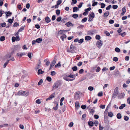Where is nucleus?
Returning <instances> with one entry per match:
<instances>
[{
  "label": "nucleus",
  "instance_id": "obj_10",
  "mask_svg": "<svg viewBox=\"0 0 130 130\" xmlns=\"http://www.w3.org/2000/svg\"><path fill=\"white\" fill-rule=\"evenodd\" d=\"M68 27H69L70 26H73V24L71 22H69L66 24Z\"/></svg>",
  "mask_w": 130,
  "mask_h": 130
},
{
  "label": "nucleus",
  "instance_id": "obj_29",
  "mask_svg": "<svg viewBox=\"0 0 130 130\" xmlns=\"http://www.w3.org/2000/svg\"><path fill=\"white\" fill-rule=\"evenodd\" d=\"M46 79L47 80H48L49 82H50L52 80L51 78L49 76L47 77H46Z\"/></svg>",
  "mask_w": 130,
  "mask_h": 130
},
{
  "label": "nucleus",
  "instance_id": "obj_57",
  "mask_svg": "<svg viewBox=\"0 0 130 130\" xmlns=\"http://www.w3.org/2000/svg\"><path fill=\"white\" fill-rule=\"evenodd\" d=\"M73 123L72 122H71L69 124V126L70 127H72L73 126Z\"/></svg>",
  "mask_w": 130,
  "mask_h": 130
},
{
  "label": "nucleus",
  "instance_id": "obj_52",
  "mask_svg": "<svg viewBox=\"0 0 130 130\" xmlns=\"http://www.w3.org/2000/svg\"><path fill=\"white\" fill-rule=\"evenodd\" d=\"M95 38L99 40L100 39V36L99 35H97L95 36Z\"/></svg>",
  "mask_w": 130,
  "mask_h": 130
},
{
  "label": "nucleus",
  "instance_id": "obj_59",
  "mask_svg": "<svg viewBox=\"0 0 130 130\" xmlns=\"http://www.w3.org/2000/svg\"><path fill=\"white\" fill-rule=\"evenodd\" d=\"M98 3L97 2H94V3H93L92 6H95L97 5Z\"/></svg>",
  "mask_w": 130,
  "mask_h": 130
},
{
  "label": "nucleus",
  "instance_id": "obj_53",
  "mask_svg": "<svg viewBox=\"0 0 130 130\" xmlns=\"http://www.w3.org/2000/svg\"><path fill=\"white\" fill-rule=\"evenodd\" d=\"M100 70V68L99 67H97L96 69V71L97 72H99Z\"/></svg>",
  "mask_w": 130,
  "mask_h": 130
},
{
  "label": "nucleus",
  "instance_id": "obj_1",
  "mask_svg": "<svg viewBox=\"0 0 130 130\" xmlns=\"http://www.w3.org/2000/svg\"><path fill=\"white\" fill-rule=\"evenodd\" d=\"M76 50V47L72 44L70 46V49L68 50L67 51L72 53H76V52L75 51Z\"/></svg>",
  "mask_w": 130,
  "mask_h": 130
},
{
  "label": "nucleus",
  "instance_id": "obj_21",
  "mask_svg": "<svg viewBox=\"0 0 130 130\" xmlns=\"http://www.w3.org/2000/svg\"><path fill=\"white\" fill-rule=\"evenodd\" d=\"M117 117L118 119H121L122 117L121 114L119 113H118L117 115Z\"/></svg>",
  "mask_w": 130,
  "mask_h": 130
},
{
  "label": "nucleus",
  "instance_id": "obj_3",
  "mask_svg": "<svg viewBox=\"0 0 130 130\" xmlns=\"http://www.w3.org/2000/svg\"><path fill=\"white\" fill-rule=\"evenodd\" d=\"M61 85V82L60 81H58L55 83L53 86L54 89H56L60 86Z\"/></svg>",
  "mask_w": 130,
  "mask_h": 130
},
{
  "label": "nucleus",
  "instance_id": "obj_50",
  "mask_svg": "<svg viewBox=\"0 0 130 130\" xmlns=\"http://www.w3.org/2000/svg\"><path fill=\"white\" fill-rule=\"evenodd\" d=\"M24 26H22L18 30V31H21L23 30L24 29Z\"/></svg>",
  "mask_w": 130,
  "mask_h": 130
},
{
  "label": "nucleus",
  "instance_id": "obj_25",
  "mask_svg": "<svg viewBox=\"0 0 130 130\" xmlns=\"http://www.w3.org/2000/svg\"><path fill=\"white\" fill-rule=\"evenodd\" d=\"M94 123L92 121H89L88 123V125L89 126H93V125Z\"/></svg>",
  "mask_w": 130,
  "mask_h": 130
},
{
  "label": "nucleus",
  "instance_id": "obj_22",
  "mask_svg": "<svg viewBox=\"0 0 130 130\" xmlns=\"http://www.w3.org/2000/svg\"><path fill=\"white\" fill-rule=\"evenodd\" d=\"M78 15L77 14H74L72 15V17L74 19H76L78 18Z\"/></svg>",
  "mask_w": 130,
  "mask_h": 130
},
{
  "label": "nucleus",
  "instance_id": "obj_46",
  "mask_svg": "<svg viewBox=\"0 0 130 130\" xmlns=\"http://www.w3.org/2000/svg\"><path fill=\"white\" fill-rule=\"evenodd\" d=\"M12 40L13 42H14L15 40L16 41V38L14 37H12Z\"/></svg>",
  "mask_w": 130,
  "mask_h": 130
},
{
  "label": "nucleus",
  "instance_id": "obj_63",
  "mask_svg": "<svg viewBox=\"0 0 130 130\" xmlns=\"http://www.w3.org/2000/svg\"><path fill=\"white\" fill-rule=\"evenodd\" d=\"M61 66V64L59 63L58 64H56L55 66V68L56 67H60Z\"/></svg>",
  "mask_w": 130,
  "mask_h": 130
},
{
  "label": "nucleus",
  "instance_id": "obj_45",
  "mask_svg": "<svg viewBox=\"0 0 130 130\" xmlns=\"http://www.w3.org/2000/svg\"><path fill=\"white\" fill-rule=\"evenodd\" d=\"M91 9V8L90 7H89L87 9H85V11H87V12L88 11H90Z\"/></svg>",
  "mask_w": 130,
  "mask_h": 130
},
{
  "label": "nucleus",
  "instance_id": "obj_9",
  "mask_svg": "<svg viewBox=\"0 0 130 130\" xmlns=\"http://www.w3.org/2000/svg\"><path fill=\"white\" fill-rule=\"evenodd\" d=\"M89 18H91L92 19H93L95 17V14L94 12H92L90 14H89L88 15Z\"/></svg>",
  "mask_w": 130,
  "mask_h": 130
},
{
  "label": "nucleus",
  "instance_id": "obj_42",
  "mask_svg": "<svg viewBox=\"0 0 130 130\" xmlns=\"http://www.w3.org/2000/svg\"><path fill=\"white\" fill-rule=\"evenodd\" d=\"M56 74V73H55V71H52L51 72V75L52 76H54L55 75V74Z\"/></svg>",
  "mask_w": 130,
  "mask_h": 130
},
{
  "label": "nucleus",
  "instance_id": "obj_56",
  "mask_svg": "<svg viewBox=\"0 0 130 130\" xmlns=\"http://www.w3.org/2000/svg\"><path fill=\"white\" fill-rule=\"evenodd\" d=\"M81 107L83 109H85L86 108V106L85 105H82L81 106Z\"/></svg>",
  "mask_w": 130,
  "mask_h": 130
},
{
  "label": "nucleus",
  "instance_id": "obj_55",
  "mask_svg": "<svg viewBox=\"0 0 130 130\" xmlns=\"http://www.w3.org/2000/svg\"><path fill=\"white\" fill-rule=\"evenodd\" d=\"M84 40L83 39H81L80 40H79L78 42L79 43H82L83 42Z\"/></svg>",
  "mask_w": 130,
  "mask_h": 130
},
{
  "label": "nucleus",
  "instance_id": "obj_31",
  "mask_svg": "<svg viewBox=\"0 0 130 130\" xmlns=\"http://www.w3.org/2000/svg\"><path fill=\"white\" fill-rule=\"evenodd\" d=\"M13 19H9L8 20V22L10 24L12 23L13 21Z\"/></svg>",
  "mask_w": 130,
  "mask_h": 130
},
{
  "label": "nucleus",
  "instance_id": "obj_43",
  "mask_svg": "<svg viewBox=\"0 0 130 130\" xmlns=\"http://www.w3.org/2000/svg\"><path fill=\"white\" fill-rule=\"evenodd\" d=\"M94 88L92 86H89L88 88V89L90 91H92L93 90Z\"/></svg>",
  "mask_w": 130,
  "mask_h": 130
},
{
  "label": "nucleus",
  "instance_id": "obj_12",
  "mask_svg": "<svg viewBox=\"0 0 130 130\" xmlns=\"http://www.w3.org/2000/svg\"><path fill=\"white\" fill-rule=\"evenodd\" d=\"M44 73V71H42L41 69H39L38 70V74L39 75L40 74H42Z\"/></svg>",
  "mask_w": 130,
  "mask_h": 130
},
{
  "label": "nucleus",
  "instance_id": "obj_26",
  "mask_svg": "<svg viewBox=\"0 0 130 130\" xmlns=\"http://www.w3.org/2000/svg\"><path fill=\"white\" fill-rule=\"evenodd\" d=\"M87 20V18L85 17L83 19L82 21L81 22L82 23H84L86 22V21Z\"/></svg>",
  "mask_w": 130,
  "mask_h": 130
},
{
  "label": "nucleus",
  "instance_id": "obj_60",
  "mask_svg": "<svg viewBox=\"0 0 130 130\" xmlns=\"http://www.w3.org/2000/svg\"><path fill=\"white\" fill-rule=\"evenodd\" d=\"M105 105H100V107L102 109H103L105 108Z\"/></svg>",
  "mask_w": 130,
  "mask_h": 130
},
{
  "label": "nucleus",
  "instance_id": "obj_2",
  "mask_svg": "<svg viewBox=\"0 0 130 130\" xmlns=\"http://www.w3.org/2000/svg\"><path fill=\"white\" fill-rule=\"evenodd\" d=\"M28 93L24 91L21 90L18 92L17 95L24 96H27L28 95Z\"/></svg>",
  "mask_w": 130,
  "mask_h": 130
},
{
  "label": "nucleus",
  "instance_id": "obj_8",
  "mask_svg": "<svg viewBox=\"0 0 130 130\" xmlns=\"http://www.w3.org/2000/svg\"><path fill=\"white\" fill-rule=\"evenodd\" d=\"M45 21L46 23H48L51 21V20L49 17L47 16L45 18Z\"/></svg>",
  "mask_w": 130,
  "mask_h": 130
},
{
  "label": "nucleus",
  "instance_id": "obj_27",
  "mask_svg": "<svg viewBox=\"0 0 130 130\" xmlns=\"http://www.w3.org/2000/svg\"><path fill=\"white\" fill-rule=\"evenodd\" d=\"M9 60H7V62H5L4 63V66H3L4 68H5L6 67L8 63V62H9Z\"/></svg>",
  "mask_w": 130,
  "mask_h": 130
},
{
  "label": "nucleus",
  "instance_id": "obj_61",
  "mask_svg": "<svg viewBox=\"0 0 130 130\" xmlns=\"http://www.w3.org/2000/svg\"><path fill=\"white\" fill-rule=\"evenodd\" d=\"M114 21L113 20H110L109 21V23L110 24H113L114 23Z\"/></svg>",
  "mask_w": 130,
  "mask_h": 130
},
{
  "label": "nucleus",
  "instance_id": "obj_16",
  "mask_svg": "<svg viewBox=\"0 0 130 130\" xmlns=\"http://www.w3.org/2000/svg\"><path fill=\"white\" fill-rule=\"evenodd\" d=\"M79 10V9L77 7H74L73 8V12H75L76 11H77Z\"/></svg>",
  "mask_w": 130,
  "mask_h": 130
},
{
  "label": "nucleus",
  "instance_id": "obj_40",
  "mask_svg": "<svg viewBox=\"0 0 130 130\" xmlns=\"http://www.w3.org/2000/svg\"><path fill=\"white\" fill-rule=\"evenodd\" d=\"M72 69L73 71H76L77 70V67L75 66L72 68Z\"/></svg>",
  "mask_w": 130,
  "mask_h": 130
},
{
  "label": "nucleus",
  "instance_id": "obj_36",
  "mask_svg": "<svg viewBox=\"0 0 130 130\" xmlns=\"http://www.w3.org/2000/svg\"><path fill=\"white\" fill-rule=\"evenodd\" d=\"M101 8H103L105 7V5L104 4L102 3L101 4Z\"/></svg>",
  "mask_w": 130,
  "mask_h": 130
},
{
  "label": "nucleus",
  "instance_id": "obj_64",
  "mask_svg": "<svg viewBox=\"0 0 130 130\" xmlns=\"http://www.w3.org/2000/svg\"><path fill=\"white\" fill-rule=\"evenodd\" d=\"M82 64V62H79L77 64V66L79 67Z\"/></svg>",
  "mask_w": 130,
  "mask_h": 130
},
{
  "label": "nucleus",
  "instance_id": "obj_58",
  "mask_svg": "<svg viewBox=\"0 0 130 130\" xmlns=\"http://www.w3.org/2000/svg\"><path fill=\"white\" fill-rule=\"evenodd\" d=\"M31 53L30 52L28 53V54L27 55L30 58H31Z\"/></svg>",
  "mask_w": 130,
  "mask_h": 130
},
{
  "label": "nucleus",
  "instance_id": "obj_49",
  "mask_svg": "<svg viewBox=\"0 0 130 130\" xmlns=\"http://www.w3.org/2000/svg\"><path fill=\"white\" fill-rule=\"evenodd\" d=\"M111 5H109L106 8L107 10H109L111 8Z\"/></svg>",
  "mask_w": 130,
  "mask_h": 130
},
{
  "label": "nucleus",
  "instance_id": "obj_4",
  "mask_svg": "<svg viewBox=\"0 0 130 130\" xmlns=\"http://www.w3.org/2000/svg\"><path fill=\"white\" fill-rule=\"evenodd\" d=\"M118 93V88L117 87L114 90V92L112 96V98H115L116 96H117Z\"/></svg>",
  "mask_w": 130,
  "mask_h": 130
},
{
  "label": "nucleus",
  "instance_id": "obj_13",
  "mask_svg": "<svg viewBox=\"0 0 130 130\" xmlns=\"http://www.w3.org/2000/svg\"><path fill=\"white\" fill-rule=\"evenodd\" d=\"M91 39V38L89 36H86L85 37V39L86 40H90Z\"/></svg>",
  "mask_w": 130,
  "mask_h": 130
},
{
  "label": "nucleus",
  "instance_id": "obj_30",
  "mask_svg": "<svg viewBox=\"0 0 130 130\" xmlns=\"http://www.w3.org/2000/svg\"><path fill=\"white\" fill-rule=\"evenodd\" d=\"M43 80L42 79H41L38 83V85L39 86L41 84L43 83Z\"/></svg>",
  "mask_w": 130,
  "mask_h": 130
},
{
  "label": "nucleus",
  "instance_id": "obj_51",
  "mask_svg": "<svg viewBox=\"0 0 130 130\" xmlns=\"http://www.w3.org/2000/svg\"><path fill=\"white\" fill-rule=\"evenodd\" d=\"M83 4V2L80 3H79V5H78V7L79 8H80L82 6V5Z\"/></svg>",
  "mask_w": 130,
  "mask_h": 130
},
{
  "label": "nucleus",
  "instance_id": "obj_5",
  "mask_svg": "<svg viewBox=\"0 0 130 130\" xmlns=\"http://www.w3.org/2000/svg\"><path fill=\"white\" fill-rule=\"evenodd\" d=\"M56 61V58H55L54 60L52 61L50 64L49 70L51 69L55 65Z\"/></svg>",
  "mask_w": 130,
  "mask_h": 130
},
{
  "label": "nucleus",
  "instance_id": "obj_11",
  "mask_svg": "<svg viewBox=\"0 0 130 130\" xmlns=\"http://www.w3.org/2000/svg\"><path fill=\"white\" fill-rule=\"evenodd\" d=\"M75 105L76 108L77 109H78L79 107V103L78 102H76L75 103Z\"/></svg>",
  "mask_w": 130,
  "mask_h": 130
},
{
  "label": "nucleus",
  "instance_id": "obj_24",
  "mask_svg": "<svg viewBox=\"0 0 130 130\" xmlns=\"http://www.w3.org/2000/svg\"><path fill=\"white\" fill-rule=\"evenodd\" d=\"M5 13L6 14V15L7 16V18L8 17V16L9 15H8L9 14L10 15L12 13L11 12H10L9 11H8L7 12H5Z\"/></svg>",
  "mask_w": 130,
  "mask_h": 130
},
{
  "label": "nucleus",
  "instance_id": "obj_18",
  "mask_svg": "<svg viewBox=\"0 0 130 130\" xmlns=\"http://www.w3.org/2000/svg\"><path fill=\"white\" fill-rule=\"evenodd\" d=\"M126 106V105L125 104H123L121 105V106L119 107L120 109H122L124 107H125Z\"/></svg>",
  "mask_w": 130,
  "mask_h": 130
},
{
  "label": "nucleus",
  "instance_id": "obj_33",
  "mask_svg": "<svg viewBox=\"0 0 130 130\" xmlns=\"http://www.w3.org/2000/svg\"><path fill=\"white\" fill-rule=\"evenodd\" d=\"M126 9H125V7H123L122 9V12L123 13H125L126 12Z\"/></svg>",
  "mask_w": 130,
  "mask_h": 130
},
{
  "label": "nucleus",
  "instance_id": "obj_44",
  "mask_svg": "<svg viewBox=\"0 0 130 130\" xmlns=\"http://www.w3.org/2000/svg\"><path fill=\"white\" fill-rule=\"evenodd\" d=\"M118 7V6L117 5H112V8L113 9H116Z\"/></svg>",
  "mask_w": 130,
  "mask_h": 130
},
{
  "label": "nucleus",
  "instance_id": "obj_32",
  "mask_svg": "<svg viewBox=\"0 0 130 130\" xmlns=\"http://www.w3.org/2000/svg\"><path fill=\"white\" fill-rule=\"evenodd\" d=\"M56 12L57 15H59L60 13V11L59 10L57 9L56 10Z\"/></svg>",
  "mask_w": 130,
  "mask_h": 130
},
{
  "label": "nucleus",
  "instance_id": "obj_15",
  "mask_svg": "<svg viewBox=\"0 0 130 130\" xmlns=\"http://www.w3.org/2000/svg\"><path fill=\"white\" fill-rule=\"evenodd\" d=\"M36 42L38 43L41 42L42 41V39L41 38H39L37 39L36 40Z\"/></svg>",
  "mask_w": 130,
  "mask_h": 130
},
{
  "label": "nucleus",
  "instance_id": "obj_14",
  "mask_svg": "<svg viewBox=\"0 0 130 130\" xmlns=\"http://www.w3.org/2000/svg\"><path fill=\"white\" fill-rule=\"evenodd\" d=\"M44 61L46 62V65L47 66H48L50 63V62L47 59L44 60Z\"/></svg>",
  "mask_w": 130,
  "mask_h": 130
},
{
  "label": "nucleus",
  "instance_id": "obj_23",
  "mask_svg": "<svg viewBox=\"0 0 130 130\" xmlns=\"http://www.w3.org/2000/svg\"><path fill=\"white\" fill-rule=\"evenodd\" d=\"M5 39V37L4 36H1L0 37V40L1 41H4Z\"/></svg>",
  "mask_w": 130,
  "mask_h": 130
},
{
  "label": "nucleus",
  "instance_id": "obj_48",
  "mask_svg": "<svg viewBox=\"0 0 130 130\" xmlns=\"http://www.w3.org/2000/svg\"><path fill=\"white\" fill-rule=\"evenodd\" d=\"M62 1L61 0H59L57 2V5H60Z\"/></svg>",
  "mask_w": 130,
  "mask_h": 130
},
{
  "label": "nucleus",
  "instance_id": "obj_6",
  "mask_svg": "<svg viewBox=\"0 0 130 130\" xmlns=\"http://www.w3.org/2000/svg\"><path fill=\"white\" fill-rule=\"evenodd\" d=\"M102 43L101 40L98 41L96 43V45L99 48L101 47L102 46Z\"/></svg>",
  "mask_w": 130,
  "mask_h": 130
},
{
  "label": "nucleus",
  "instance_id": "obj_34",
  "mask_svg": "<svg viewBox=\"0 0 130 130\" xmlns=\"http://www.w3.org/2000/svg\"><path fill=\"white\" fill-rule=\"evenodd\" d=\"M8 126V124H5L3 125H0V128L3 127L5 126L7 127Z\"/></svg>",
  "mask_w": 130,
  "mask_h": 130
},
{
  "label": "nucleus",
  "instance_id": "obj_7",
  "mask_svg": "<svg viewBox=\"0 0 130 130\" xmlns=\"http://www.w3.org/2000/svg\"><path fill=\"white\" fill-rule=\"evenodd\" d=\"M21 48V47L19 45H15L14 47V50L15 51L19 50Z\"/></svg>",
  "mask_w": 130,
  "mask_h": 130
},
{
  "label": "nucleus",
  "instance_id": "obj_39",
  "mask_svg": "<svg viewBox=\"0 0 130 130\" xmlns=\"http://www.w3.org/2000/svg\"><path fill=\"white\" fill-rule=\"evenodd\" d=\"M113 61L115 62H117L118 61V59L116 57H114L113 59Z\"/></svg>",
  "mask_w": 130,
  "mask_h": 130
},
{
  "label": "nucleus",
  "instance_id": "obj_20",
  "mask_svg": "<svg viewBox=\"0 0 130 130\" xmlns=\"http://www.w3.org/2000/svg\"><path fill=\"white\" fill-rule=\"evenodd\" d=\"M125 95V94L124 93H122L120 95L118 96V98L119 99L122 98Z\"/></svg>",
  "mask_w": 130,
  "mask_h": 130
},
{
  "label": "nucleus",
  "instance_id": "obj_47",
  "mask_svg": "<svg viewBox=\"0 0 130 130\" xmlns=\"http://www.w3.org/2000/svg\"><path fill=\"white\" fill-rule=\"evenodd\" d=\"M19 24H18L17 22H16L14 23L13 26L14 27H15L19 26Z\"/></svg>",
  "mask_w": 130,
  "mask_h": 130
},
{
  "label": "nucleus",
  "instance_id": "obj_17",
  "mask_svg": "<svg viewBox=\"0 0 130 130\" xmlns=\"http://www.w3.org/2000/svg\"><path fill=\"white\" fill-rule=\"evenodd\" d=\"M66 36L65 34H63L62 36H61L60 37V38L61 39L62 41H64V39L66 38Z\"/></svg>",
  "mask_w": 130,
  "mask_h": 130
},
{
  "label": "nucleus",
  "instance_id": "obj_38",
  "mask_svg": "<svg viewBox=\"0 0 130 130\" xmlns=\"http://www.w3.org/2000/svg\"><path fill=\"white\" fill-rule=\"evenodd\" d=\"M126 34V33L125 32H124L122 33H120L119 34V35H121L122 37H124L125 35Z\"/></svg>",
  "mask_w": 130,
  "mask_h": 130
},
{
  "label": "nucleus",
  "instance_id": "obj_19",
  "mask_svg": "<svg viewBox=\"0 0 130 130\" xmlns=\"http://www.w3.org/2000/svg\"><path fill=\"white\" fill-rule=\"evenodd\" d=\"M109 14V12L108 11L105 12L103 15L104 17H107Z\"/></svg>",
  "mask_w": 130,
  "mask_h": 130
},
{
  "label": "nucleus",
  "instance_id": "obj_62",
  "mask_svg": "<svg viewBox=\"0 0 130 130\" xmlns=\"http://www.w3.org/2000/svg\"><path fill=\"white\" fill-rule=\"evenodd\" d=\"M108 68H107L106 67H104L102 69V71L103 72H105L106 71L108 70Z\"/></svg>",
  "mask_w": 130,
  "mask_h": 130
},
{
  "label": "nucleus",
  "instance_id": "obj_41",
  "mask_svg": "<svg viewBox=\"0 0 130 130\" xmlns=\"http://www.w3.org/2000/svg\"><path fill=\"white\" fill-rule=\"evenodd\" d=\"M108 116L110 117H112L113 116V114L111 112H109L108 113Z\"/></svg>",
  "mask_w": 130,
  "mask_h": 130
},
{
  "label": "nucleus",
  "instance_id": "obj_54",
  "mask_svg": "<svg viewBox=\"0 0 130 130\" xmlns=\"http://www.w3.org/2000/svg\"><path fill=\"white\" fill-rule=\"evenodd\" d=\"M103 92H99L98 94V96H102Z\"/></svg>",
  "mask_w": 130,
  "mask_h": 130
},
{
  "label": "nucleus",
  "instance_id": "obj_35",
  "mask_svg": "<svg viewBox=\"0 0 130 130\" xmlns=\"http://www.w3.org/2000/svg\"><path fill=\"white\" fill-rule=\"evenodd\" d=\"M58 104L57 103H56V106L53 107V108L55 110H56L58 108Z\"/></svg>",
  "mask_w": 130,
  "mask_h": 130
},
{
  "label": "nucleus",
  "instance_id": "obj_28",
  "mask_svg": "<svg viewBox=\"0 0 130 130\" xmlns=\"http://www.w3.org/2000/svg\"><path fill=\"white\" fill-rule=\"evenodd\" d=\"M115 51L116 52L119 53L120 52V50L119 48L116 47L115 49Z\"/></svg>",
  "mask_w": 130,
  "mask_h": 130
},
{
  "label": "nucleus",
  "instance_id": "obj_37",
  "mask_svg": "<svg viewBox=\"0 0 130 130\" xmlns=\"http://www.w3.org/2000/svg\"><path fill=\"white\" fill-rule=\"evenodd\" d=\"M124 119L126 121L128 120L129 119V117L126 116H124Z\"/></svg>",
  "mask_w": 130,
  "mask_h": 130
}]
</instances>
